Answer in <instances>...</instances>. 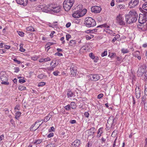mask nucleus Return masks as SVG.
<instances>
[{"instance_id":"1","label":"nucleus","mask_w":147,"mask_h":147,"mask_svg":"<svg viewBox=\"0 0 147 147\" xmlns=\"http://www.w3.org/2000/svg\"><path fill=\"white\" fill-rule=\"evenodd\" d=\"M127 22L129 24L135 22L138 18V14L135 11H130L125 16Z\"/></svg>"},{"instance_id":"2","label":"nucleus","mask_w":147,"mask_h":147,"mask_svg":"<svg viewBox=\"0 0 147 147\" xmlns=\"http://www.w3.org/2000/svg\"><path fill=\"white\" fill-rule=\"evenodd\" d=\"M74 2V0H65L63 3V7L65 11L70 10Z\"/></svg>"},{"instance_id":"3","label":"nucleus","mask_w":147,"mask_h":147,"mask_svg":"<svg viewBox=\"0 0 147 147\" xmlns=\"http://www.w3.org/2000/svg\"><path fill=\"white\" fill-rule=\"evenodd\" d=\"M74 13L73 14L72 16L74 18H79L82 17L86 14L87 12L86 9H84L82 11H80L75 10L74 9Z\"/></svg>"},{"instance_id":"4","label":"nucleus","mask_w":147,"mask_h":147,"mask_svg":"<svg viewBox=\"0 0 147 147\" xmlns=\"http://www.w3.org/2000/svg\"><path fill=\"white\" fill-rule=\"evenodd\" d=\"M84 24L87 27H93L95 26L96 24L95 20L91 17L86 18Z\"/></svg>"},{"instance_id":"5","label":"nucleus","mask_w":147,"mask_h":147,"mask_svg":"<svg viewBox=\"0 0 147 147\" xmlns=\"http://www.w3.org/2000/svg\"><path fill=\"white\" fill-rule=\"evenodd\" d=\"M0 77L1 81H2L1 83V84L6 85H8L9 84V82H7L8 79L5 73L3 72L1 73Z\"/></svg>"},{"instance_id":"6","label":"nucleus","mask_w":147,"mask_h":147,"mask_svg":"<svg viewBox=\"0 0 147 147\" xmlns=\"http://www.w3.org/2000/svg\"><path fill=\"white\" fill-rule=\"evenodd\" d=\"M101 76L100 74H90L88 76V77L89 81H96L100 79Z\"/></svg>"},{"instance_id":"7","label":"nucleus","mask_w":147,"mask_h":147,"mask_svg":"<svg viewBox=\"0 0 147 147\" xmlns=\"http://www.w3.org/2000/svg\"><path fill=\"white\" fill-rule=\"evenodd\" d=\"M117 22L120 25H124L125 24L124 18L122 15L121 14H119L116 18Z\"/></svg>"},{"instance_id":"8","label":"nucleus","mask_w":147,"mask_h":147,"mask_svg":"<svg viewBox=\"0 0 147 147\" xmlns=\"http://www.w3.org/2000/svg\"><path fill=\"white\" fill-rule=\"evenodd\" d=\"M139 3V0H131L128 3V7L133 8L138 5Z\"/></svg>"},{"instance_id":"9","label":"nucleus","mask_w":147,"mask_h":147,"mask_svg":"<svg viewBox=\"0 0 147 147\" xmlns=\"http://www.w3.org/2000/svg\"><path fill=\"white\" fill-rule=\"evenodd\" d=\"M138 25V28L140 30L145 31L147 30V23H140Z\"/></svg>"},{"instance_id":"10","label":"nucleus","mask_w":147,"mask_h":147,"mask_svg":"<svg viewBox=\"0 0 147 147\" xmlns=\"http://www.w3.org/2000/svg\"><path fill=\"white\" fill-rule=\"evenodd\" d=\"M101 10V8L99 7L96 5L93 6L91 7V11L92 12L95 13H98Z\"/></svg>"},{"instance_id":"11","label":"nucleus","mask_w":147,"mask_h":147,"mask_svg":"<svg viewBox=\"0 0 147 147\" xmlns=\"http://www.w3.org/2000/svg\"><path fill=\"white\" fill-rule=\"evenodd\" d=\"M70 74L71 76H75L77 71V67L74 65H72L70 68Z\"/></svg>"},{"instance_id":"12","label":"nucleus","mask_w":147,"mask_h":147,"mask_svg":"<svg viewBox=\"0 0 147 147\" xmlns=\"http://www.w3.org/2000/svg\"><path fill=\"white\" fill-rule=\"evenodd\" d=\"M145 69V67L142 66L140 67L137 72V75L138 76L140 77L142 76L144 72Z\"/></svg>"},{"instance_id":"13","label":"nucleus","mask_w":147,"mask_h":147,"mask_svg":"<svg viewBox=\"0 0 147 147\" xmlns=\"http://www.w3.org/2000/svg\"><path fill=\"white\" fill-rule=\"evenodd\" d=\"M141 92V89L140 88L136 86L135 89V94L137 98H140V96Z\"/></svg>"},{"instance_id":"14","label":"nucleus","mask_w":147,"mask_h":147,"mask_svg":"<svg viewBox=\"0 0 147 147\" xmlns=\"http://www.w3.org/2000/svg\"><path fill=\"white\" fill-rule=\"evenodd\" d=\"M16 1L18 4L24 6L26 5L28 3V0H16Z\"/></svg>"},{"instance_id":"15","label":"nucleus","mask_w":147,"mask_h":147,"mask_svg":"<svg viewBox=\"0 0 147 147\" xmlns=\"http://www.w3.org/2000/svg\"><path fill=\"white\" fill-rule=\"evenodd\" d=\"M142 16H140L138 20L139 23H147V21L145 20V19L143 15Z\"/></svg>"},{"instance_id":"16","label":"nucleus","mask_w":147,"mask_h":147,"mask_svg":"<svg viewBox=\"0 0 147 147\" xmlns=\"http://www.w3.org/2000/svg\"><path fill=\"white\" fill-rule=\"evenodd\" d=\"M80 143V141L78 140H76L72 143L71 147H78Z\"/></svg>"},{"instance_id":"17","label":"nucleus","mask_w":147,"mask_h":147,"mask_svg":"<svg viewBox=\"0 0 147 147\" xmlns=\"http://www.w3.org/2000/svg\"><path fill=\"white\" fill-rule=\"evenodd\" d=\"M146 96H144L142 97L141 100V103L143 104L144 105L145 109L146 108L147 109V103H146Z\"/></svg>"},{"instance_id":"18","label":"nucleus","mask_w":147,"mask_h":147,"mask_svg":"<svg viewBox=\"0 0 147 147\" xmlns=\"http://www.w3.org/2000/svg\"><path fill=\"white\" fill-rule=\"evenodd\" d=\"M61 7L58 6L55 7L54 5L53 11L55 13H57L59 12L61 10Z\"/></svg>"},{"instance_id":"19","label":"nucleus","mask_w":147,"mask_h":147,"mask_svg":"<svg viewBox=\"0 0 147 147\" xmlns=\"http://www.w3.org/2000/svg\"><path fill=\"white\" fill-rule=\"evenodd\" d=\"M39 122V121H36L34 124L32 125V126H31L30 128V130L32 131H36L39 127L40 125H39V126L35 128H33L35 126L36 124V123H38Z\"/></svg>"},{"instance_id":"20","label":"nucleus","mask_w":147,"mask_h":147,"mask_svg":"<svg viewBox=\"0 0 147 147\" xmlns=\"http://www.w3.org/2000/svg\"><path fill=\"white\" fill-rule=\"evenodd\" d=\"M35 31V30L34 28H33L32 26H29L27 27L26 28V32L27 33H29L30 32H34Z\"/></svg>"},{"instance_id":"21","label":"nucleus","mask_w":147,"mask_h":147,"mask_svg":"<svg viewBox=\"0 0 147 147\" xmlns=\"http://www.w3.org/2000/svg\"><path fill=\"white\" fill-rule=\"evenodd\" d=\"M117 137H116L114 141L113 144V147H115V146H119L120 145V142L119 140L117 141Z\"/></svg>"},{"instance_id":"22","label":"nucleus","mask_w":147,"mask_h":147,"mask_svg":"<svg viewBox=\"0 0 147 147\" xmlns=\"http://www.w3.org/2000/svg\"><path fill=\"white\" fill-rule=\"evenodd\" d=\"M51 117V115H50L49 114L47 116L45 117V118L43 120H42V123H43V122H47L50 119Z\"/></svg>"},{"instance_id":"23","label":"nucleus","mask_w":147,"mask_h":147,"mask_svg":"<svg viewBox=\"0 0 147 147\" xmlns=\"http://www.w3.org/2000/svg\"><path fill=\"white\" fill-rule=\"evenodd\" d=\"M53 7L54 5L53 4L48 5V8L47 9V10H48L47 12L53 11Z\"/></svg>"},{"instance_id":"24","label":"nucleus","mask_w":147,"mask_h":147,"mask_svg":"<svg viewBox=\"0 0 147 147\" xmlns=\"http://www.w3.org/2000/svg\"><path fill=\"white\" fill-rule=\"evenodd\" d=\"M53 7L54 5L53 4L48 5V8L47 9V10H48L47 12L53 11Z\"/></svg>"},{"instance_id":"25","label":"nucleus","mask_w":147,"mask_h":147,"mask_svg":"<svg viewBox=\"0 0 147 147\" xmlns=\"http://www.w3.org/2000/svg\"><path fill=\"white\" fill-rule=\"evenodd\" d=\"M83 8V6L82 5H79L77 6L74 9L75 10H77L78 11H82Z\"/></svg>"},{"instance_id":"26","label":"nucleus","mask_w":147,"mask_h":147,"mask_svg":"<svg viewBox=\"0 0 147 147\" xmlns=\"http://www.w3.org/2000/svg\"><path fill=\"white\" fill-rule=\"evenodd\" d=\"M132 54L134 57H136L139 56V55H140V53L139 51H136L133 53Z\"/></svg>"},{"instance_id":"27","label":"nucleus","mask_w":147,"mask_h":147,"mask_svg":"<svg viewBox=\"0 0 147 147\" xmlns=\"http://www.w3.org/2000/svg\"><path fill=\"white\" fill-rule=\"evenodd\" d=\"M67 97L68 98L74 97V94L71 91H69L67 93Z\"/></svg>"},{"instance_id":"28","label":"nucleus","mask_w":147,"mask_h":147,"mask_svg":"<svg viewBox=\"0 0 147 147\" xmlns=\"http://www.w3.org/2000/svg\"><path fill=\"white\" fill-rule=\"evenodd\" d=\"M43 8V5H40L37 6L36 7V9L42 11Z\"/></svg>"},{"instance_id":"29","label":"nucleus","mask_w":147,"mask_h":147,"mask_svg":"<svg viewBox=\"0 0 147 147\" xmlns=\"http://www.w3.org/2000/svg\"><path fill=\"white\" fill-rule=\"evenodd\" d=\"M121 51L122 53L123 54L127 53L129 52V51L127 49L122 48L121 49Z\"/></svg>"},{"instance_id":"30","label":"nucleus","mask_w":147,"mask_h":147,"mask_svg":"<svg viewBox=\"0 0 147 147\" xmlns=\"http://www.w3.org/2000/svg\"><path fill=\"white\" fill-rule=\"evenodd\" d=\"M118 8L120 9L121 10H122L125 9V5H124L119 4L117 6Z\"/></svg>"},{"instance_id":"31","label":"nucleus","mask_w":147,"mask_h":147,"mask_svg":"<svg viewBox=\"0 0 147 147\" xmlns=\"http://www.w3.org/2000/svg\"><path fill=\"white\" fill-rule=\"evenodd\" d=\"M76 42L75 40H71L69 42V45L70 46H74L76 45Z\"/></svg>"},{"instance_id":"32","label":"nucleus","mask_w":147,"mask_h":147,"mask_svg":"<svg viewBox=\"0 0 147 147\" xmlns=\"http://www.w3.org/2000/svg\"><path fill=\"white\" fill-rule=\"evenodd\" d=\"M109 26L107 25L106 24H104L101 25L99 26L98 27H97V28L98 27H101V28H109Z\"/></svg>"},{"instance_id":"33","label":"nucleus","mask_w":147,"mask_h":147,"mask_svg":"<svg viewBox=\"0 0 147 147\" xmlns=\"http://www.w3.org/2000/svg\"><path fill=\"white\" fill-rule=\"evenodd\" d=\"M71 107L72 109H74L76 107V104L74 102H71L70 104Z\"/></svg>"},{"instance_id":"34","label":"nucleus","mask_w":147,"mask_h":147,"mask_svg":"<svg viewBox=\"0 0 147 147\" xmlns=\"http://www.w3.org/2000/svg\"><path fill=\"white\" fill-rule=\"evenodd\" d=\"M104 31H105L106 32L109 33L110 34L112 33V31L110 30L108 28H106L104 29Z\"/></svg>"},{"instance_id":"35","label":"nucleus","mask_w":147,"mask_h":147,"mask_svg":"<svg viewBox=\"0 0 147 147\" xmlns=\"http://www.w3.org/2000/svg\"><path fill=\"white\" fill-rule=\"evenodd\" d=\"M16 114L15 118L17 119L20 116L21 113L20 112L17 111Z\"/></svg>"},{"instance_id":"36","label":"nucleus","mask_w":147,"mask_h":147,"mask_svg":"<svg viewBox=\"0 0 147 147\" xmlns=\"http://www.w3.org/2000/svg\"><path fill=\"white\" fill-rule=\"evenodd\" d=\"M47 8L48 5H43V8L42 11L45 12H47Z\"/></svg>"},{"instance_id":"37","label":"nucleus","mask_w":147,"mask_h":147,"mask_svg":"<svg viewBox=\"0 0 147 147\" xmlns=\"http://www.w3.org/2000/svg\"><path fill=\"white\" fill-rule=\"evenodd\" d=\"M94 128H92L89 130V132H90V133H91V134H89L90 135H91L93 134L94 133Z\"/></svg>"},{"instance_id":"38","label":"nucleus","mask_w":147,"mask_h":147,"mask_svg":"<svg viewBox=\"0 0 147 147\" xmlns=\"http://www.w3.org/2000/svg\"><path fill=\"white\" fill-rule=\"evenodd\" d=\"M142 8L143 9L147 11V3L143 4L142 6Z\"/></svg>"},{"instance_id":"39","label":"nucleus","mask_w":147,"mask_h":147,"mask_svg":"<svg viewBox=\"0 0 147 147\" xmlns=\"http://www.w3.org/2000/svg\"><path fill=\"white\" fill-rule=\"evenodd\" d=\"M103 128L102 127L100 128L98 130L97 132V134H99L100 133V134H102L103 133Z\"/></svg>"},{"instance_id":"40","label":"nucleus","mask_w":147,"mask_h":147,"mask_svg":"<svg viewBox=\"0 0 147 147\" xmlns=\"http://www.w3.org/2000/svg\"><path fill=\"white\" fill-rule=\"evenodd\" d=\"M38 78L40 79H42L45 77V76L42 74H41L38 76Z\"/></svg>"},{"instance_id":"41","label":"nucleus","mask_w":147,"mask_h":147,"mask_svg":"<svg viewBox=\"0 0 147 147\" xmlns=\"http://www.w3.org/2000/svg\"><path fill=\"white\" fill-rule=\"evenodd\" d=\"M17 32L18 34L20 36H21V37L24 36V33L23 32H21V31H17Z\"/></svg>"},{"instance_id":"42","label":"nucleus","mask_w":147,"mask_h":147,"mask_svg":"<svg viewBox=\"0 0 147 147\" xmlns=\"http://www.w3.org/2000/svg\"><path fill=\"white\" fill-rule=\"evenodd\" d=\"M26 89V87L22 86H20L18 87V89L20 90H25Z\"/></svg>"},{"instance_id":"43","label":"nucleus","mask_w":147,"mask_h":147,"mask_svg":"<svg viewBox=\"0 0 147 147\" xmlns=\"http://www.w3.org/2000/svg\"><path fill=\"white\" fill-rule=\"evenodd\" d=\"M42 140H35L34 142V144H39L40 143L42 142Z\"/></svg>"},{"instance_id":"44","label":"nucleus","mask_w":147,"mask_h":147,"mask_svg":"<svg viewBox=\"0 0 147 147\" xmlns=\"http://www.w3.org/2000/svg\"><path fill=\"white\" fill-rule=\"evenodd\" d=\"M20 106L19 105H17L15 108L14 110L16 112L18 110H19L20 109Z\"/></svg>"},{"instance_id":"45","label":"nucleus","mask_w":147,"mask_h":147,"mask_svg":"<svg viewBox=\"0 0 147 147\" xmlns=\"http://www.w3.org/2000/svg\"><path fill=\"white\" fill-rule=\"evenodd\" d=\"M107 55V51L105 50L101 54V56L103 57L106 56Z\"/></svg>"},{"instance_id":"46","label":"nucleus","mask_w":147,"mask_h":147,"mask_svg":"<svg viewBox=\"0 0 147 147\" xmlns=\"http://www.w3.org/2000/svg\"><path fill=\"white\" fill-rule=\"evenodd\" d=\"M14 72L18 73L20 71V69L18 67H16L14 68Z\"/></svg>"},{"instance_id":"47","label":"nucleus","mask_w":147,"mask_h":147,"mask_svg":"<svg viewBox=\"0 0 147 147\" xmlns=\"http://www.w3.org/2000/svg\"><path fill=\"white\" fill-rule=\"evenodd\" d=\"M89 55L90 57L93 59H94V57H95L92 53H90Z\"/></svg>"},{"instance_id":"48","label":"nucleus","mask_w":147,"mask_h":147,"mask_svg":"<svg viewBox=\"0 0 147 147\" xmlns=\"http://www.w3.org/2000/svg\"><path fill=\"white\" fill-rule=\"evenodd\" d=\"M66 39L67 40H69V39L71 37V35L69 34H67L66 35Z\"/></svg>"},{"instance_id":"49","label":"nucleus","mask_w":147,"mask_h":147,"mask_svg":"<svg viewBox=\"0 0 147 147\" xmlns=\"http://www.w3.org/2000/svg\"><path fill=\"white\" fill-rule=\"evenodd\" d=\"M53 63V61H52L50 63V65L53 68H54L56 66V63H55L53 65H52V64Z\"/></svg>"},{"instance_id":"50","label":"nucleus","mask_w":147,"mask_h":147,"mask_svg":"<svg viewBox=\"0 0 147 147\" xmlns=\"http://www.w3.org/2000/svg\"><path fill=\"white\" fill-rule=\"evenodd\" d=\"M65 109L67 110H69L71 109V106L69 105H67L65 107Z\"/></svg>"},{"instance_id":"51","label":"nucleus","mask_w":147,"mask_h":147,"mask_svg":"<svg viewBox=\"0 0 147 147\" xmlns=\"http://www.w3.org/2000/svg\"><path fill=\"white\" fill-rule=\"evenodd\" d=\"M115 55H116V54L115 53H112L111 54H110L109 55V56L110 58H113Z\"/></svg>"},{"instance_id":"52","label":"nucleus","mask_w":147,"mask_h":147,"mask_svg":"<svg viewBox=\"0 0 147 147\" xmlns=\"http://www.w3.org/2000/svg\"><path fill=\"white\" fill-rule=\"evenodd\" d=\"M47 147H55L54 144L50 143L47 145Z\"/></svg>"},{"instance_id":"53","label":"nucleus","mask_w":147,"mask_h":147,"mask_svg":"<svg viewBox=\"0 0 147 147\" xmlns=\"http://www.w3.org/2000/svg\"><path fill=\"white\" fill-rule=\"evenodd\" d=\"M55 55L58 56L59 57L62 56L63 55L62 54L59 53L58 52L56 53H55Z\"/></svg>"},{"instance_id":"54","label":"nucleus","mask_w":147,"mask_h":147,"mask_svg":"<svg viewBox=\"0 0 147 147\" xmlns=\"http://www.w3.org/2000/svg\"><path fill=\"white\" fill-rule=\"evenodd\" d=\"M13 60L15 62L18 64H20L21 63L20 61L19 60H18L16 58L13 59Z\"/></svg>"},{"instance_id":"55","label":"nucleus","mask_w":147,"mask_h":147,"mask_svg":"<svg viewBox=\"0 0 147 147\" xmlns=\"http://www.w3.org/2000/svg\"><path fill=\"white\" fill-rule=\"evenodd\" d=\"M84 115L87 118H88L89 117V113L87 112H85L84 113Z\"/></svg>"},{"instance_id":"56","label":"nucleus","mask_w":147,"mask_h":147,"mask_svg":"<svg viewBox=\"0 0 147 147\" xmlns=\"http://www.w3.org/2000/svg\"><path fill=\"white\" fill-rule=\"evenodd\" d=\"M103 96V94L102 93H101L99 94L97 96V98L100 99Z\"/></svg>"},{"instance_id":"57","label":"nucleus","mask_w":147,"mask_h":147,"mask_svg":"<svg viewBox=\"0 0 147 147\" xmlns=\"http://www.w3.org/2000/svg\"><path fill=\"white\" fill-rule=\"evenodd\" d=\"M45 83L44 82H42L38 84V86H42L45 85Z\"/></svg>"},{"instance_id":"58","label":"nucleus","mask_w":147,"mask_h":147,"mask_svg":"<svg viewBox=\"0 0 147 147\" xmlns=\"http://www.w3.org/2000/svg\"><path fill=\"white\" fill-rule=\"evenodd\" d=\"M20 51L22 52H24L25 51V49L24 48H23V47L22 46H21L20 45Z\"/></svg>"},{"instance_id":"59","label":"nucleus","mask_w":147,"mask_h":147,"mask_svg":"<svg viewBox=\"0 0 147 147\" xmlns=\"http://www.w3.org/2000/svg\"><path fill=\"white\" fill-rule=\"evenodd\" d=\"M98 30V29H93L92 30H91V33H94L95 32H97V31Z\"/></svg>"},{"instance_id":"60","label":"nucleus","mask_w":147,"mask_h":147,"mask_svg":"<svg viewBox=\"0 0 147 147\" xmlns=\"http://www.w3.org/2000/svg\"><path fill=\"white\" fill-rule=\"evenodd\" d=\"M25 82V80L23 79H21L19 80V82L21 84L24 83Z\"/></svg>"},{"instance_id":"61","label":"nucleus","mask_w":147,"mask_h":147,"mask_svg":"<svg viewBox=\"0 0 147 147\" xmlns=\"http://www.w3.org/2000/svg\"><path fill=\"white\" fill-rule=\"evenodd\" d=\"M99 59V58L97 56H95V57H94V59H93L94 60V61L95 62H96Z\"/></svg>"},{"instance_id":"62","label":"nucleus","mask_w":147,"mask_h":147,"mask_svg":"<svg viewBox=\"0 0 147 147\" xmlns=\"http://www.w3.org/2000/svg\"><path fill=\"white\" fill-rule=\"evenodd\" d=\"M4 47L5 49H8L10 48V47L9 46L7 45H5L4 46Z\"/></svg>"},{"instance_id":"63","label":"nucleus","mask_w":147,"mask_h":147,"mask_svg":"<svg viewBox=\"0 0 147 147\" xmlns=\"http://www.w3.org/2000/svg\"><path fill=\"white\" fill-rule=\"evenodd\" d=\"M59 73V72L58 71H54L53 74L55 76H57L58 75V74Z\"/></svg>"},{"instance_id":"64","label":"nucleus","mask_w":147,"mask_h":147,"mask_svg":"<svg viewBox=\"0 0 147 147\" xmlns=\"http://www.w3.org/2000/svg\"><path fill=\"white\" fill-rule=\"evenodd\" d=\"M53 136V134L52 133L49 134L47 136V137L49 138H51Z\"/></svg>"}]
</instances>
